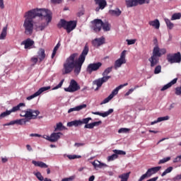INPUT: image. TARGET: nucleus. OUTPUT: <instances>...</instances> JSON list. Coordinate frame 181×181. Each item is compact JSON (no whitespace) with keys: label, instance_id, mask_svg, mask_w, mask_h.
Listing matches in <instances>:
<instances>
[{"label":"nucleus","instance_id":"1","mask_svg":"<svg viewBox=\"0 0 181 181\" xmlns=\"http://www.w3.org/2000/svg\"><path fill=\"white\" fill-rule=\"evenodd\" d=\"M88 52H90V48L88 47V45L86 44L77 61L76 59H77L78 54H71L64 63L62 74H69V73H71L74 70L75 74L78 76L81 71V67H83V64H84V62H86V57H87Z\"/></svg>","mask_w":181,"mask_h":181},{"label":"nucleus","instance_id":"2","mask_svg":"<svg viewBox=\"0 0 181 181\" xmlns=\"http://www.w3.org/2000/svg\"><path fill=\"white\" fill-rule=\"evenodd\" d=\"M24 23L23 27L24 28V33L27 36H32L33 35V30L35 29V19L33 14L30 11L25 12L24 15Z\"/></svg>","mask_w":181,"mask_h":181},{"label":"nucleus","instance_id":"3","mask_svg":"<svg viewBox=\"0 0 181 181\" xmlns=\"http://www.w3.org/2000/svg\"><path fill=\"white\" fill-rule=\"evenodd\" d=\"M31 13L34 16V18H41L42 19H45L47 23L52 22V11L45 8H34L30 10Z\"/></svg>","mask_w":181,"mask_h":181},{"label":"nucleus","instance_id":"4","mask_svg":"<svg viewBox=\"0 0 181 181\" xmlns=\"http://www.w3.org/2000/svg\"><path fill=\"white\" fill-rule=\"evenodd\" d=\"M77 26V22L75 21H67L64 19H61L57 24L58 29H64L67 33H70L72 30H74Z\"/></svg>","mask_w":181,"mask_h":181},{"label":"nucleus","instance_id":"5","mask_svg":"<svg viewBox=\"0 0 181 181\" xmlns=\"http://www.w3.org/2000/svg\"><path fill=\"white\" fill-rule=\"evenodd\" d=\"M112 71V66L108 67L103 72L102 76L103 78H99L98 79L93 81V84H95L98 88H100L104 84V83H107L110 78H111V76H108L110 73Z\"/></svg>","mask_w":181,"mask_h":181},{"label":"nucleus","instance_id":"6","mask_svg":"<svg viewBox=\"0 0 181 181\" xmlns=\"http://www.w3.org/2000/svg\"><path fill=\"white\" fill-rule=\"evenodd\" d=\"M162 169V167L157 166V167H153L151 168L148 169L146 173L141 175L138 181H143L145 180V179H148V177H151L152 175H155V173H158Z\"/></svg>","mask_w":181,"mask_h":181},{"label":"nucleus","instance_id":"7","mask_svg":"<svg viewBox=\"0 0 181 181\" xmlns=\"http://www.w3.org/2000/svg\"><path fill=\"white\" fill-rule=\"evenodd\" d=\"M25 115H21V117H24L25 118H28V122H29L30 119H36L37 118V115L40 114L39 110H33L32 109H27L25 110Z\"/></svg>","mask_w":181,"mask_h":181},{"label":"nucleus","instance_id":"8","mask_svg":"<svg viewBox=\"0 0 181 181\" xmlns=\"http://www.w3.org/2000/svg\"><path fill=\"white\" fill-rule=\"evenodd\" d=\"M126 56H127V51L126 50L122 51V52L120 54V57L115 62V64H114L115 70H118L119 67H122V64H125V63H127V59H125Z\"/></svg>","mask_w":181,"mask_h":181},{"label":"nucleus","instance_id":"9","mask_svg":"<svg viewBox=\"0 0 181 181\" xmlns=\"http://www.w3.org/2000/svg\"><path fill=\"white\" fill-rule=\"evenodd\" d=\"M167 60L168 63L173 64L174 63H180L181 54L180 52L175 54H168L167 55Z\"/></svg>","mask_w":181,"mask_h":181},{"label":"nucleus","instance_id":"10","mask_svg":"<svg viewBox=\"0 0 181 181\" xmlns=\"http://www.w3.org/2000/svg\"><path fill=\"white\" fill-rule=\"evenodd\" d=\"M78 90H80V86L74 79L71 80L68 88H64V91L66 93H76V91H78Z\"/></svg>","mask_w":181,"mask_h":181},{"label":"nucleus","instance_id":"11","mask_svg":"<svg viewBox=\"0 0 181 181\" xmlns=\"http://www.w3.org/2000/svg\"><path fill=\"white\" fill-rule=\"evenodd\" d=\"M92 29L95 33L101 31L103 28V20L101 19H95L92 21Z\"/></svg>","mask_w":181,"mask_h":181},{"label":"nucleus","instance_id":"12","mask_svg":"<svg viewBox=\"0 0 181 181\" xmlns=\"http://www.w3.org/2000/svg\"><path fill=\"white\" fill-rule=\"evenodd\" d=\"M101 66H103V63L101 62L89 64L86 68V71L88 74H91L93 71H97V70H99Z\"/></svg>","mask_w":181,"mask_h":181},{"label":"nucleus","instance_id":"13","mask_svg":"<svg viewBox=\"0 0 181 181\" xmlns=\"http://www.w3.org/2000/svg\"><path fill=\"white\" fill-rule=\"evenodd\" d=\"M50 88H51L50 86L42 87L34 94L27 97V100L28 101H30V100H33V98H35V97L40 95V94H42V93H45V91H47V90H50Z\"/></svg>","mask_w":181,"mask_h":181},{"label":"nucleus","instance_id":"14","mask_svg":"<svg viewBox=\"0 0 181 181\" xmlns=\"http://www.w3.org/2000/svg\"><path fill=\"white\" fill-rule=\"evenodd\" d=\"M29 120L27 119H20L16 120H12L8 123H6L4 124V127H9V125H26V122H28Z\"/></svg>","mask_w":181,"mask_h":181},{"label":"nucleus","instance_id":"15","mask_svg":"<svg viewBox=\"0 0 181 181\" xmlns=\"http://www.w3.org/2000/svg\"><path fill=\"white\" fill-rule=\"evenodd\" d=\"M165 54H166V49H160V48H159V46H158V45H156L153 47V55L152 56H154L156 57H161L162 55Z\"/></svg>","mask_w":181,"mask_h":181},{"label":"nucleus","instance_id":"16","mask_svg":"<svg viewBox=\"0 0 181 181\" xmlns=\"http://www.w3.org/2000/svg\"><path fill=\"white\" fill-rule=\"evenodd\" d=\"M95 5L98 6L95 8L96 12H100V9L103 11L107 6V1L106 0H94Z\"/></svg>","mask_w":181,"mask_h":181},{"label":"nucleus","instance_id":"17","mask_svg":"<svg viewBox=\"0 0 181 181\" xmlns=\"http://www.w3.org/2000/svg\"><path fill=\"white\" fill-rule=\"evenodd\" d=\"M92 45L95 47H100V46L105 45V37H104V36H102L99 38H95L93 40H92Z\"/></svg>","mask_w":181,"mask_h":181},{"label":"nucleus","instance_id":"18","mask_svg":"<svg viewBox=\"0 0 181 181\" xmlns=\"http://www.w3.org/2000/svg\"><path fill=\"white\" fill-rule=\"evenodd\" d=\"M63 134L62 132H58V133H52L50 135V137H48L49 141V142H57L60 136H62Z\"/></svg>","mask_w":181,"mask_h":181},{"label":"nucleus","instance_id":"19","mask_svg":"<svg viewBox=\"0 0 181 181\" xmlns=\"http://www.w3.org/2000/svg\"><path fill=\"white\" fill-rule=\"evenodd\" d=\"M126 86H128V83L119 85V86H117L116 88H115L111 94L110 95V97L112 98H114V97H115V95H117V94H118V92L119 91V90H121V88H124V87H126Z\"/></svg>","mask_w":181,"mask_h":181},{"label":"nucleus","instance_id":"20","mask_svg":"<svg viewBox=\"0 0 181 181\" xmlns=\"http://www.w3.org/2000/svg\"><path fill=\"white\" fill-rule=\"evenodd\" d=\"M21 45H24L25 49H30L31 47L35 45V41L30 38H28L27 40L23 41Z\"/></svg>","mask_w":181,"mask_h":181},{"label":"nucleus","instance_id":"21","mask_svg":"<svg viewBox=\"0 0 181 181\" xmlns=\"http://www.w3.org/2000/svg\"><path fill=\"white\" fill-rule=\"evenodd\" d=\"M126 4L127 8H132V6H137V5H141V0H127Z\"/></svg>","mask_w":181,"mask_h":181},{"label":"nucleus","instance_id":"22","mask_svg":"<svg viewBox=\"0 0 181 181\" xmlns=\"http://www.w3.org/2000/svg\"><path fill=\"white\" fill-rule=\"evenodd\" d=\"M112 112H114V109H110L108 111L105 112L104 113L100 112H92V114H93V115H100V117L105 118V117H108V115L112 114Z\"/></svg>","mask_w":181,"mask_h":181},{"label":"nucleus","instance_id":"23","mask_svg":"<svg viewBox=\"0 0 181 181\" xmlns=\"http://www.w3.org/2000/svg\"><path fill=\"white\" fill-rule=\"evenodd\" d=\"M148 62H150L151 67H155L158 63H159V57H155L152 55L149 59Z\"/></svg>","mask_w":181,"mask_h":181},{"label":"nucleus","instance_id":"24","mask_svg":"<svg viewBox=\"0 0 181 181\" xmlns=\"http://www.w3.org/2000/svg\"><path fill=\"white\" fill-rule=\"evenodd\" d=\"M177 83V78H174L173 81L165 85L161 89L160 91H165V90H168V88H170L173 85L176 84Z\"/></svg>","mask_w":181,"mask_h":181},{"label":"nucleus","instance_id":"25","mask_svg":"<svg viewBox=\"0 0 181 181\" xmlns=\"http://www.w3.org/2000/svg\"><path fill=\"white\" fill-rule=\"evenodd\" d=\"M32 163L33 165H34V166H37L38 168H41L42 169H47V168H49V165H47L46 163H43L42 161L33 160Z\"/></svg>","mask_w":181,"mask_h":181},{"label":"nucleus","instance_id":"26","mask_svg":"<svg viewBox=\"0 0 181 181\" xmlns=\"http://www.w3.org/2000/svg\"><path fill=\"white\" fill-rule=\"evenodd\" d=\"M86 107H87V105H86V104L80 105L75 107L70 108L68 110V114H70V112H73L74 111H81V110H83V108H86Z\"/></svg>","mask_w":181,"mask_h":181},{"label":"nucleus","instance_id":"27","mask_svg":"<svg viewBox=\"0 0 181 181\" xmlns=\"http://www.w3.org/2000/svg\"><path fill=\"white\" fill-rule=\"evenodd\" d=\"M47 26H49V23H47H47H42L40 25H35V30L37 32L45 30V29H46V28H47Z\"/></svg>","mask_w":181,"mask_h":181},{"label":"nucleus","instance_id":"28","mask_svg":"<svg viewBox=\"0 0 181 181\" xmlns=\"http://www.w3.org/2000/svg\"><path fill=\"white\" fill-rule=\"evenodd\" d=\"M38 59L40 62H43L46 57V54L45 53V49L40 48L37 52Z\"/></svg>","mask_w":181,"mask_h":181},{"label":"nucleus","instance_id":"29","mask_svg":"<svg viewBox=\"0 0 181 181\" xmlns=\"http://www.w3.org/2000/svg\"><path fill=\"white\" fill-rule=\"evenodd\" d=\"M148 25H150V26H153L155 29H159V28H160V23L158 19L149 21Z\"/></svg>","mask_w":181,"mask_h":181},{"label":"nucleus","instance_id":"30","mask_svg":"<svg viewBox=\"0 0 181 181\" xmlns=\"http://www.w3.org/2000/svg\"><path fill=\"white\" fill-rule=\"evenodd\" d=\"M25 103H21L18 105L13 107L12 109L8 111L10 112V114H12V112H16L21 110V107H25Z\"/></svg>","mask_w":181,"mask_h":181},{"label":"nucleus","instance_id":"31","mask_svg":"<svg viewBox=\"0 0 181 181\" xmlns=\"http://www.w3.org/2000/svg\"><path fill=\"white\" fill-rule=\"evenodd\" d=\"M81 120H74L67 123V127H81Z\"/></svg>","mask_w":181,"mask_h":181},{"label":"nucleus","instance_id":"32","mask_svg":"<svg viewBox=\"0 0 181 181\" xmlns=\"http://www.w3.org/2000/svg\"><path fill=\"white\" fill-rule=\"evenodd\" d=\"M169 119V116L160 117L153 122H151V125H155V124H158V122H162V121H168Z\"/></svg>","mask_w":181,"mask_h":181},{"label":"nucleus","instance_id":"33","mask_svg":"<svg viewBox=\"0 0 181 181\" xmlns=\"http://www.w3.org/2000/svg\"><path fill=\"white\" fill-rule=\"evenodd\" d=\"M131 175V172L123 173L118 176L119 179H121V181H128L129 179V175Z\"/></svg>","mask_w":181,"mask_h":181},{"label":"nucleus","instance_id":"34","mask_svg":"<svg viewBox=\"0 0 181 181\" xmlns=\"http://www.w3.org/2000/svg\"><path fill=\"white\" fill-rule=\"evenodd\" d=\"M109 13L112 15V16H119V15L122 13V11H121L119 8H116L115 10H110Z\"/></svg>","mask_w":181,"mask_h":181},{"label":"nucleus","instance_id":"35","mask_svg":"<svg viewBox=\"0 0 181 181\" xmlns=\"http://www.w3.org/2000/svg\"><path fill=\"white\" fill-rule=\"evenodd\" d=\"M7 30L8 27L3 28L1 33L0 35V40H5V39L6 38Z\"/></svg>","mask_w":181,"mask_h":181},{"label":"nucleus","instance_id":"36","mask_svg":"<svg viewBox=\"0 0 181 181\" xmlns=\"http://www.w3.org/2000/svg\"><path fill=\"white\" fill-rule=\"evenodd\" d=\"M102 28L104 32H110L111 30V25L108 22H103Z\"/></svg>","mask_w":181,"mask_h":181},{"label":"nucleus","instance_id":"37","mask_svg":"<svg viewBox=\"0 0 181 181\" xmlns=\"http://www.w3.org/2000/svg\"><path fill=\"white\" fill-rule=\"evenodd\" d=\"M165 22L168 29H170V30H172V29H173V27L175 26L173 23L170 22V20H169L168 18H165Z\"/></svg>","mask_w":181,"mask_h":181},{"label":"nucleus","instance_id":"38","mask_svg":"<svg viewBox=\"0 0 181 181\" xmlns=\"http://www.w3.org/2000/svg\"><path fill=\"white\" fill-rule=\"evenodd\" d=\"M64 129H67L66 127L63 126V123L59 122L57 124V127L54 131H63Z\"/></svg>","mask_w":181,"mask_h":181},{"label":"nucleus","instance_id":"39","mask_svg":"<svg viewBox=\"0 0 181 181\" xmlns=\"http://www.w3.org/2000/svg\"><path fill=\"white\" fill-rule=\"evenodd\" d=\"M181 13H175L173 14L171 17V21H177V19H180Z\"/></svg>","mask_w":181,"mask_h":181},{"label":"nucleus","instance_id":"40","mask_svg":"<svg viewBox=\"0 0 181 181\" xmlns=\"http://www.w3.org/2000/svg\"><path fill=\"white\" fill-rule=\"evenodd\" d=\"M172 170H173V167H168L167 169L165 170V171L161 174L162 177H163V176H166V175H168V173H170V172H172Z\"/></svg>","mask_w":181,"mask_h":181},{"label":"nucleus","instance_id":"41","mask_svg":"<svg viewBox=\"0 0 181 181\" xmlns=\"http://www.w3.org/2000/svg\"><path fill=\"white\" fill-rule=\"evenodd\" d=\"M115 159H118V156L114 153L112 156H109L107 157V162H112V160H115Z\"/></svg>","mask_w":181,"mask_h":181},{"label":"nucleus","instance_id":"42","mask_svg":"<svg viewBox=\"0 0 181 181\" xmlns=\"http://www.w3.org/2000/svg\"><path fill=\"white\" fill-rule=\"evenodd\" d=\"M35 176H36L37 179L40 181H44L45 178L43 177V175H42V173L40 172L34 173Z\"/></svg>","mask_w":181,"mask_h":181},{"label":"nucleus","instance_id":"43","mask_svg":"<svg viewBox=\"0 0 181 181\" xmlns=\"http://www.w3.org/2000/svg\"><path fill=\"white\" fill-rule=\"evenodd\" d=\"M8 115H11V112L9 110H6V112H2L0 115V119H4V118L8 117Z\"/></svg>","mask_w":181,"mask_h":181},{"label":"nucleus","instance_id":"44","mask_svg":"<svg viewBox=\"0 0 181 181\" xmlns=\"http://www.w3.org/2000/svg\"><path fill=\"white\" fill-rule=\"evenodd\" d=\"M113 152H114L115 155H117V156H118V155H127V152H125L122 150L115 149V150H113Z\"/></svg>","mask_w":181,"mask_h":181},{"label":"nucleus","instance_id":"45","mask_svg":"<svg viewBox=\"0 0 181 181\" xmlns=\"http://www.w3.org/2000/svg\"><path fill=\"white\" fill-rule=\"evenodd\" d=\"M91 117H87V118H84L82 120H81V125H82L83 124H86V125H87V124H88V122H90V121H91Z\"/></svg>","mask_w":181,"mask_h":181},{"label":"nucleus","instance_id":"46","mask_svg":"<svg viewBox=\"0 0 181 181\" xmlns=\"http://www.w3.org/2000/svg\"><path fill=\"white\" fill-rule=\"evenodd\" d=\"M160 71H162V66L160 65H158L157 66H156L154 69V74H159Z\"/></svg>","mask_w":181,"mask_h":181},{"label":"nucleus","instance_id":"47","mask_svg":"<svg viewBox=\"0 0 181 181\" xmlns=\"http://www.w3.org/2000/svg\"><path fill=\"white\" fill-rule=\"evenodd\" d=\"M170 160V157L164 158L159 160L158 165H162V163H166V162H169Z\"/></svg>","mask_w":181,"mask_h":181},{"label":"nucleus","instance_id":"48","mask_svg":"<svg viewBox=\"0 0 181 181\" xmlns=\"http://www.w3.org/2000/svg\"><path fill=\"white\" fill-rule=\"evenodd\" d=\"M67 158H69L70 160H72V159H80V158H81V156L68 155Z\"/></svg>","mask_w":181,"mask_h":181},{"label":"nucleus","instance_id":"49","mask_svg":"<svg viewBox=\"0 0 181 181\" xmlns=\"http://www.w3.org/2000/svg\"><path fill=\"white\" fill-rule=\"evenodd\" d=\"M111 100H112V98L110 95H109L107 98H105L104 100L100 104L101 105H103V104H107V103H110Z\"/></svg>","mask_w":181,"mask_h":181},{"label":"nucleus","instance_id":"50","mask_svg":"<svg viewBox=\"0 0 181 181\" xmlns=\"http://www.w3.org/2000/svg\"><path fill=\"white\" fill-rule=\"evenodd\" d=\"M63 83H64V79H62L57 86L52 88V90H57L61 88L62 86H63Z\"/></svg>","mask_w":181,"mask_h":181},{"label":"nucleus","instance_id":"51","mask_svg":"<svg viewBox=\"0 0 181 181\" xmlns=\"http://www.w3.org/2000/svg\"><path fill=\"white\" fill-rule=\"evenodd\" d=\"M126 42H127V45H135V43L136 42V39L127 40Z\"/></svg>","mask_w":181,"mask_h":181},{"label":"nucleus","instance_id":"52","mask_svg":"<svg viewBox=\"0 0 181 181\" xmlns=\"http://www.w3.org/2000/svg\"><path fill=\"white\" fill-rule=\"evenodd\" d=\"M175 95H181V87H177L175 88Z\"/></svg>","mask_w":181,"mask_h":181},{"label":"nucleus","instance_id":"53","mask_svg":"<svg viewBox=\"0 0 181 181\" xmlns=\"http://www.w3.org/2000/svg\"><path fill=\"white\" fill-rule=\"evenodd\" d=\"M101 124H103V122H101V120L98 121V122H92V125L94 128V127H98V125H101Z\"/></svg>","mask_w":181,"mask_h":181},{"label":"nucleus","instance_id":"54","mask_svg":"<svg viewBox=\"0 0 181 181\" xmlns=\"http://www.w3.org/2000/svg\"><path fill=\"white\" fill-rule=\"evenodd\" d=\"M177 162H181V156H177L175 158H174L173 163H177Z\"/></svg>","mask_w":181,"mask_h":181},{"label":"nucleus","instance_id":"55","mask_svg":"<svg viewBox=\"0 0 181 181\" xmlns=\"http://www.w3.org/2000/svg\"><path fill=\"white\" fill-rule=\"evenodd\" d=\"M129 131V129L121 128L120 129L118 130V133L121 134L122 132H128Z\"/></svg>","mask_w":181,"mask_h":181},{"label":"nucleus","instance_id":"56","mask_svg":"<svg viewBox=\"0 0 181 181\" xmlns=\"http://www.w3.org/2000/svg\"><path fill=\"white\" fill-rule=\"evenodd\" d=\"M84 128L88 129H93V128H94V127L93 126V123H90V124H85Z\"/></svg>","mask_w":181,"mask_h":181},{"label":"nucleus","instance_id":"57","mask_svg":"<svg viewBox=\"0 0 181 181\" xmlns=\"http://www.w3.org/2000/svg\"><path fill=\"white\" fill-rule=\"evenodd\" d=\"M98 160H95L93 162H92V165L93 166H94V168H101V165L98 164V163H97Z\"/></svg>","mask_w":181,"mask_h":181},{"label":"nucleus","instance_id":"58","mask_svg":"<svg viewBox=\"0 0 181 181\" xmlns=\"http://www.w3.org/2000/svg\"><path fill=\"white\" fill-rule=\"evenodd\" d=\"M52 4H59L63 2V0H51Z\"/></svg>","mask_w":181,"mask_h":181},{"label":"nucleus","instance_id":"59","mask_svg":"<svg viewBox=\"0 0 181 181\" xmlns=\"http://www.w3.org/2000/svg\"><path fill=\"white\" fill-rule=\"evenodd\" d=\"M134 88H131L129 89L125 94V97H127V95H129V94H132V93H134Z\"/></svg>","mask_w":181,"mask_h":181},{"label":"nucleus","instance_id":"60","mask_svg":"<svg viewBox=\"0 0 181 181\" xmlns=\"http://www.w3.org/2000/svg\"><path fill=\"white\" fill-rule=\"evenodd\" d=\"M151 0H140V5H144V4H149Z\"/></svg>","mask_w":181,"mask_h":181},{"label":"nucleus","instance_id":"61","mask_svg":"<svg viewBox=\"0 0 181 181\" xmlns=\"http://www.w3.org/2000/svg\"><path fill=\"white\" fill-rule=\"evenodd\" d=\"M38 59L37 57H32L31 58V62L34 63V64H36L37 63Z\"/></svg>","mask_w":181,"mask_h":181},{"label":"nucleus","instance_id":"62","mask_svg":"<svg viewBox=\"0 0 181 181\" xmlns=\"http://www.w3.org/2000/svg\"><path fill=\"white\" fill-rule=\"evenodd\" d=\"M0 8L1 9H4V8H5V5L4 4V0H0Z\"/></svg>","mask_w":181,"mask_h":181},{"label":"nucleus","instance_id":"63","mask_svg":"<svg viewBox=\"0 0 181 181\" xmlns=\"http://www.w3.org/2000/svg\"><path fill=\"white\" fill-rule=\"evenodd\" d=\"M62 181H73V178L69 177V178H64L62 179Z\"/></svg>","mask_w":181,"mask_h":181},{"label":"nucleus","instance_id":"64","mask_svg":"<svg viewBox=\"0 0 181 181\" xmlns=\"http://www.w3.org/2000/svg\"><path fill=\"white\" fill-rule=\"evenodd\" d=\"M158 177H155L148 180L147 181H156V180H158Z\"/></svg>","mask_w":181,"mask_h":181}]
</instances>
